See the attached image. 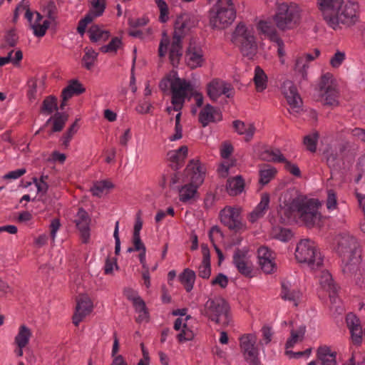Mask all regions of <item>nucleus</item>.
<instances>
[{"instance_id": "7c9ffc66", "label": "nucleus", "mask_w": 365, "mask_h": 365, "mask_svg": "<svg viewBox=\"0 0 365 365\" xmlns=\"http://www.w3.org/2000/svg\"><path fill=\"white\" fill-rule=\"evenodd\" d=\"M336 353L331 352L328 346H320L317 350V358L322 365H336Z\"/></svg>"}, {"instance_id": "bf43d9fd", "label": "nucleus", "mask_w": 365, "mask_h": 365, "mask_svg": "<svg viewBox=\"0 0 365 365\" xmlns=\"http://www.w3.org/2000/svg\"><path fill=\"white\" fill-rule=\"evenodd\" d=\"M159 10H160V16L159 20L165 23L168 19V6L166 2L164 0H155Z\"/></svg>"}, {"instance_id": "6ab92c4d", "label": "nucleus", "mask_w": 365, "mask_h": 365, "mask_svg": "<svg viewBox=\"0 0 365 365\" xmlns=\"http://www.w3.org/2000/svg\"><path fill=\"white\" fill-rule=\"evenodd\" d=\"M222 113L210 104H207L200 112L199 122L202 127H206L210 123L222 120Z\"/></svg>"}, {"instance_id": "79ce46f5", "label": "nucleus", "mask_w": 365, "mask_h": 365, "mask_svg": "<svg viewBox=\"0 0 365 365\" xmlns=\"http://www.w3.org/2000/svg\"><path fill=\"white\" fill-rule=\"evenodd\" d=\"M336 87L334 83L333 75L330 73L324 74L318 84V95L324 93L325 91H329Z\"/></svg>"}, {"instance_id": "e433bc0d", "label": "nucleus", "mask_w": 365, "mask_h": 365, "mask_svg": "<svg viewBox=\"0 0 365 365\" xmlns=\"http://www.w3.org/2000/svg\"><path fill=\"white\" fill-rule=\"evenodd\" d=\"M277 169L270 165H264L259 171V182L262 185L269 183L276 175Z\"/></svg>"}, {"instance_id": "c03bdc74", "label": "nucleus", "mask_w": 365, "mask_h": 365, "mask_svg": "<svg viewBox=\"0 0 365 365\" xmlns=\"http://www.w3.org/2000/svg\"><path fill=\"white\" fill-rule=\"evenodd\" d=\"M58 109L57 98L54 96H48L43 100L40 112L45 115H50Z\"/></svg>"}, {"instance_id": "aec40b11", "label": "nucleus", "mask_w": 365, "mask_h": 365, "mask_svg": "<svg viewBox=\"0 0 365 365\" xmlns=\"http://www.w3.org/2000/svg\"><path fill=\"white\" fill-rule=\"evenodd\" d=\"M247 251L237 249L233 255V263L238 272L245 277H251L252 267L246 261Z\"/></svg>"}, {"instance_id": "a19ab883", "label": "nucleus", "mask_w": 365, "mask_h": 365, "mask_svg": "<svg viewBox=\"0 0 365 365\" xmlns=\"http://www.w3.org/2000/svg\"><path fill=\"white\" fill-rule=\"evenodd\" d=\"M223 81L215 79L207 85V95L210 98L215 101L222 95Z\"/></svg>"}, {"instance_id": "5701e85b", "label": "nucleus", "mask_w": 365, "mask_h": 365, "mask_svg": "<svg viewBox=\"0 0 365 365\" xmlns=\"http://www.w3.org/2000/svg\"><path fill=\"white\" fill-rule=\"evenodd\" d=\"M280 295L282 299L292 302L297 307L302 294L298 289L292 288L288 282H283Z\"/></svg>"}, {"instance_id": "e2e57ef3", "label": "nucleus", "mask_w": 365, "mask_h": 365, "mask_svg": "<svg viewBox=\"0 0 365 365\" xmlns=\"http://www.w3.org/2000/svg\"><path fill=\"white\" fill-rule=\"evenodd\" d=\"M337 200L335 192L333 190L327 191V207L328 210H334L336 208Z\"/></svg>"}, {"instance_id": "dca6fc26", "label": "nucleus", "mask_w": 365, "mask_h": 365, "mask_svg": "<svg viewBox=\"0 0 365 365\" xmlns=\"http://www.w3.org/2000/svg\"><path fill=\"white\" fill-rule=\"evenodd\" d=\"M74 222L81 232L83 242L87 243L90 237L89 224L91 222L88 212L83 208L80 207L76 215Z\"/></svg>"}, {"instance_id": "f8f14e48", "label": "nucleus", "mask_w": 365, "mask_h": 365, "mask_svg": "<svg viewBox=\"0 0 365 365\" xmlns=\"http://www.w3.org/2000/svg\"><path fill=\"white\" fill-rule=\"evenodd\" d=\"M220 217L221 222L230 230L238 232L244 229L240 208L225 207L220 211Z\"/></svg>"}, {"instance_id": "4468645a", "label": "nucleus", "mask_w": 365, "mask_h": 365, "mask_svg": "<svg viewBox=\"0 0 365 365\" xmlns=\"http://www.w3.org/2000/svg\"><path fill=\"white\" fill-rule=\"evenodd\" d=\"M282 91L291 109L298 112L302 101L293 82L289 80L284 81L282 85Z\"/></svg>"}, {"instance_id": "1a4fd4ad", "label": "nucleus", "mask_w": 365, "mask_h": 365, "mask_svg": "<svg viewBox=\"0 0 365 365\" xmlns=\"http://www.w3.org/2000/svg\"><path fill=\"white\" fill-rule=\"evenodd\" d=\"M232 41L240 46L243 56L252 57L257 49L255 37L243 24H239L233 33Z\"/></svg>"}, {"instance_id": "052dcab7", "label": "nucleus", "mask_w": 365, "mask_h": 365, "mask_svg": "<svg viewBox=\"0 0 365 365\" xmlns=\"http://www.w3.org/2000/svg\"><path fill=\"white\" fill-rule=\"evenodd\" d=\"M122 44L121 39L118 37H114L111 39L108 44L102 46L101 50L102 52L108 53L112 51H116Z\"/></svg>"}, {"instance_id": "bb28decb", "label": "nucleus", "mask_w": 365, "mask_h": 365, "mask_svg": "<svg viewBox=\"0 0 365 365\" xmlns=\"http://www.w3.org/2000/svg\"><path fill=\"white\" fill-rule=\"evenodd\" d=\"M269 204V195L267 193L262 195L261 200L255 209L250 214L249 220L255 222L259 218L262 217L265 214V211L268 209Z\"/></svg>"}, {"instance_id": "c85d7f7f", "label": "nucleus", "mask_w": 365, "mask_h": 365, "mask_svg": "<svg viewBox=\"0 0 365 365\" xmlns=\"http://www.w3.org/2000/svg\"><path fill=\"white\" fill-rule=\"evenodd\" d=\"M245 181L241 175H237L227 179L226 189L228 194L231 196H235L244 190Z\"/></svg>"}, {"instance_id": "09e8293b", "label": "nucleus", "mask_w": 365, "mask_h": 365, "mask_svg": "<svg viewBox=\"0 0 365 365\" xmlns=\"http://www.w3.org/2000/svg\"><path fill=\"white\" fill-rule=\"evenodd\" d=\"M319 137V135L318 132H314L304 137L303 143L307 150L310 151L311 153L316 152Z\"/></svg>"}, {"instance_id": "de8ad7c7", "label": "nucleus", "mask_w": 365, "mask_h": 365, "mask_svg": "<svg viewBox=\"0 0 365 365\" xmlns=\"http://www.w3.org/2000/svg\"><path fill=\"white\" fill-rule=\"evenodd\" d=\"M113 187V184L109 180L98 181L91 188V191L94 196L101 197L106 189H110Z\"/></svg>"}, {"instance_id": "473e14b6", "label": "nucleus", "mask_w": 365, "mask_h": 365, "mask_svg": "<svg viewBox=\"0 0 365 365\" xmlns=\"http://www.w3.org/2000/svg\"><path fill=\"white\" fill-rule=\"evenodd\" d=\"M68 115L66 113L56 112L53 116L51 117L46 122L44 127L53 121V127L51 132H60L64 128V125L68 120Z\"/></svg>"}, {"instance_id": "4c0bfd02", "label": "nucleus", "mask_w": 365, "mask_h": 365, "mask_svg": "<svg viewBox=\"0 0 365 365\" xmlns=\"http://www.w3.org/2000/svg\"><path fill=\"white\" fill-rule=\"evenodd\" d=\"M89 38L92 42H97L98 41H106L109 36L110 33L108 31L103 30L98 25H92L88 30Z\"/></svg>"}, {"instance_id": "39448f33", "label": "nucleus", "mask_w": 365, "mask_h": 365, "mask_svg": "<svg viewBox=\"0 0 365 365\" xmlns=\"http://www.w3.org/2000/svg\"><path fill=\"white\" fill-rule=\"evenodd\" d=\"M200 313L217 324L227 326L230 322V306L219 296L209 298L200 309Z\"/></svg>"}, {"instance_id": "3c124183", "label": "nucleus", "mask_w": 365, "mask_h": 365, "mask_svg": "<svg viewBox=\"0 0 365 365\" xmlns=\"http://www.w3.org/2000/svg\"><path fill=\"white\" fill-rule=\"evenodd\" d=\"M19 40V36L14 29L8 31L4 36L5 43L0 46L1 48H5L6 46L14 47Z\"/></svg>"}, {"instance_id": "393cba45", "label": "nucleus", "mask_w": 365, "mask_h": 365, "mask_svg": "<svg viewBox=\"0 0 365 365\" xmlns=\"http://www.w3.org/2000/svg\"><path fill=\"white\" fill-rule=\"evenodd\" d=\"M202 261L198 268V275L203 279H208L211 274L210 250L206 245H202Z\"/></svg>"}, {"instance_id": "412c9836", "label": "nucleus", "mask_w": 365, "mask_h": 365, "mask_svg": "<svg viewBox=\"0 0 365 365\" xmlns=\"http://www.w3.org/2000/svg\"><path fill=\"white\" fill-rule=\"evenodd\" d=\"M185 56L187 65L191 69L201 67L205 61L201 48L195 46H192L191 44L187 50Z\"/></svg>"}, {"instance_id": "2f4dec72", "label": "nucleus", "mask_w": 365, "mask_h": 365, "mask_svg": "<svg viewBox=\"0 0 365 365\" xmlns=\"http://www.w3.org/2000/svg\"><path fill=\"white\" fill-rule=\"evenodd\" d=\"M327 165L331 170H338L341 166L342 159L339 157L336 150L331 147H328L324 151Z\"/></svg>"}, {"instance_id": "69168bd1", "label": "nucleus", "mask_w": 365, "mask_h": 365, "mask_svg": "<svg viewBox=\"0 0 365 365\" xmlns=\"http://www.w3.org/2000/svg\"><path fill=\"white\" fill-rule=\"evenodd\" d=\"M282 163H284V168L289 173L292 174L296 177H299L301 175V172L299 167L296 164L292 163L290 161L287 160L285 158V161H282Z\"/></svg>"}, {"instance_id": "8fccbe9b", "label": "nucleus", "mask_w": 365, "mask_h": 365, "mask_svg": "<svg viewBox=\"0 0 365 365\" xmlns=\"http://www.w3.org/2000/svg\"><path fill=\"white\" fill-rule=\"evenodd\" d=\"M272 235L276 239L283 242H287L292 237V232L289 229L281 227H274Z\"/></svg>"}, {"instance_id": "f03ea898", "label": "nucleus", "mask_w": 365, "mask_h": 365, "mask_svg": "<svg viewBox=\"0 0 365 365\" xmlns=\"http://www.w3.org/2000/svg\"><path fill=\"white\" fill-rule=\"evenodd\" d=\"M319 206L318 200L298 197L294 199L288 207H281L278 212L284 222L295 212L299 221L310 228L319 225L322 218Z\"/></svg>"}, {"instance_id": "6e6552de", "label": "nucleus", "mask_w": 365, "mask_h": 365, "mask_svg": "<svg viewBox=\"0 0 365 365\" xmlns=\"http://www.w3.org/2000/svg\"><path fill=\"white\" fill-rule=\"evenodd\" d=\"M274 20L281 30L292 29L299 22V9L295 4H281L277 7Z\"/></svg>"}, {"instance_id": "c9c22d12", "label": "nucleus", "mask_w": 365, "mask_h": 365, "mask_svg": "<svg viewBox=\"0 0 365 365\" xmlns=\"http://www.w3.org/2000/svg\"><path fill=\"white\" fill-rule=\"evenodd\" d=\"M253 81L257 92H262L267 86V76L262 68L256 66Z\"/></svg>"}, {"instance_id": "338daca9", "label": "nucleus", "mask_w": 365, "mask_h": 365, "mask_svg": "<svg viewBox=\"0 0 365 365\" xmlns=\"http://www.w3.org/2000/svg\"><path fill=\"white\" fill-rule=\"evenodd\" d=\"M345 55L344 53L337 51L330 60V64L334 68L339 67L344 60Z\"/></svg>"}, {"instance_id": "4be33fe9", "label": "nucleus", "mask_w": 365, "mask_h": 365, "mask_svg": "<svg viewBox=\"0 0 365 365\" xmlns=\"http://www.w3.org/2000/svg\"><path fill=\"white\" fill-rule=\"evenodd\" d=\"M187 146L182 145L178 150H170L168 153V158L173 163L170 165L173 170H178L182 167L187 157Z\"/></svg>"}, {"instance_id": "680f3d73", "label": "nucleus", "mask_w": 365, "mask_h": 365, "mask_svg": "<svg viewBox=\"0 0 365 365\" xmlns=\"http://www.w3.org/2000/svg\"><path fill=\"white\" fill-rule=\"evenodd\" d=\"M193 331L190 329L185 324H183L182 330L177 335V339L180 342L191 341L194 338Z\"/></svg>"}, {"instance_id": "9b49d317", "label": "nucleus", "mask_w": 365, "mask_h": 365, "mask_svg": "<svg viewBox=\"0 0 365 365\" xmlns=\"http://www.w3.org/2000/svg\"><path fill=\"white\" fill-rule=\"evenodd\" d=\"M257 337L254 334H244L240 338V346L244 359L249 365H260L259 351L255 346Z\"/></svg>"}, {"instance_id": "37998d69", "label": "nucleus", "mask_w": 365, "mask_h": 365, "mask_svg": "<svg viewBox=\"0 0 365 365\" xmlns=\"http://www.w3.org/2000/svg\"><path fill=\"white\" fill-rule=\"evenodd\" d=\"M319 96L322 98V101L326 106H337L339 105V93L336 87L329 91H325Z\"/></svg>"}, {"instance_id": "f704fd0d", "label": "nucleus", "mask_w": 365, "mask_h": 365, "mask_svg": "<svg viewBox=\"0 0 365 365\" xmlns=\"http://www.w3.org/2000/svg\"><path fill=\"white\" fill-rule=\"evenodd\" d=\"M195 278V272L189 268L185 269L179 276L180 282L184 285L187 292H190L192 289Z\"/></svg>"}, {"instance_id": "423d86ee", "label": "nucleus", "mask_w": 365, "mask_h": 365, "mask_svg": "<svg viewBox=\"0 0 365 365\" xmlns=\"http://www.w3.org/2000/svg\"><path fill=\"white\" fill-rule=\"evenodd\" d=\"M236 11L232 0L214 5L210 11V24L212 28L222 29L235 19Z\"/></svg>"}, {"instance_id": "c756f323", "label": "nucleus", "mask_w": 365, "mask_h": 365, "mask_svg": "<svg viewBox=\"0 0 365 365\" xmlns=\"http://www.w3.org/2000/svg\"><path fill=\"white\" fill-rule=\"evenodd\" d=\"M182 38L173 36L169 58L171 63L174 66L179 63L180 58L182 55Z\"/></svg>"}, {"instance_id": "0e129e2a", "label": "nucleus", "mask_w": 365, "mask_h": 365, "mask_svg": "<svg viewBox=\"0 0 365 365\" xmlns=\"http://www.w3.org/2000/svg\"><path fill=\"white\" fill-rule=\"evenodd\" d=\"M212 286L219 285L221 288H225L228 284V278L222 273H219L215 278L211 281Z\"/></svg>"}, {"instance_id": "cd10ccee", "label": "nucleus", "mask_w": 365, "mask_h": 365, "mask_svg": "<svg viewBox=\"0 0 365 365\" xmlns=\"http://www.w3.org/2000/svg\"><path fill=\"white\" fill-rule=\"evenodd\" d=\"M257 27L261 33L267 36L272 41L277 43L278 46L282 44V40L279 37L274 26L271 22L261 21Z\"/></svg>"}, {"instance_id": "774afa93", "label": "nucleus", "mask_w": 365, "mask_h": 365, "mask_svg": "<svg viewBox=\"0 0 365 365\" xmlns=\"http://www.w3.org/2000/svg\"><path fill=\"white\" fill-rule=\"evenodd\" d=\"M151 108L152 104L148 101L145 100L143 102L138 103L135 110L138 113L145 114L150 113Z\"/></svg>"}, {"instance_id": "864d4df0", "label": "nucleus", "mask_w": 365, "mask_h": 365, "mask_svg": "<svg viewBox=\"0 0 365 365\" xmlns=\"http://www.w3.org/2000/svg\"><path fill=\"white\" fill-rule=\"evenodd\" d=\"M78 120L76 119L75 122L68 128L67 131L63 134L62 137V144L65 147H68L70 140L73 138L75 133H76L78 129Z\"/></svg>"}, {"instance_id": "603ef678", "label": "nucleus", "mask_w": 365, "mask_h": 365, "mask_svg": "<svg viewBox=\"0 0 365 365\" xmlns=\"http://www.w3.org/2000/svg\"><path fill=\"white\" fill-rule=\"evenodd\" d=\"M305 333V327H300L297 331H291V336L286 342V349L293 347L299 339H302Z\"/></svg>"}, {"instance_id": "ddd939ff", "label": "nucleus", "mask_w": 365, "mask_h": 365, "mask_svg": "<svg viewBox=\"0 0 365 365\" xmlns=\"http://www.w3.org/2000/svg\"><path fill=\"white\" fill-rule=\"evenodd\" d=\"M197 17L192 14H180L175 21L173 36L183 38L192 29L197 26Z\"/></svg>"}, {"instance_id": "a211bd4d", "label": "nucleus", "mask_w": 365, "mask_h": 365, "mask_svg": "<svg viewBox=\"0 0 365 365\" xmlns=\"http://www.w3.org/2000/svg\"><path fill=\"white\" fill-rule=\"evenodd\" d=\"M259 264L264 272L269 274L276 268L272 252L267 247H261L257 251Z\"/></svg>"}, {"instance_id": "9d476101", "label": "nucleus", "mask_w": 365, "mask_h": 365, "mask_svg": "<svg viewBox=\"0 0 365 365\" xmlns=\"http://www.w3.org/2000/svg\"><path fill=\"white\" fill-rule=\"evenodd\" d=\"M192 91L193 86L190 81L179 78L175 73L173 74V79L171 83V103L176 111L182 108L187 94H190Z\"/></svg>"}, {"instance_id": "20e7f679", "label": "nucleus", "mask_w": 365, "mask_h": 365, "mask_svg": "<svg viewBox=\"0 0 365 365\" xmlns=\"http://www.w3.org/2000/svg\"><path fill=\"white\" fill-rule=\"evenodd\" d=\"M185 173L190 175V182L179 190V199L182 202H190L198 197L197 187L203 182L205 168L198 160H192L186 167Z\"/></svg>"}, {"instance_id": "13d9d810", "label": "nucleus", "mask_w": 365, "mask_h": 365, "mask_svg": "<svg viewBox=\"0 0 365 365\" xmlns=\"http://www.w3.org/2000/svg\"><path fill=\"white\" fill-rule=\"evenodd\" d=\"M93 20V14L92 12H88L84 18L81 19L78 22V25L77 26V31L78 34H80L81 36L84 34L86 32V29L87 27V25L92 22Z\"/></svg>"}, {"instance_id": "ea45409f", "label": "nucleus", "mask_w": 365, "mask_h": 365, "mask_svg": "<svg viewBox=\"0 0 365 365\" xmlns=\"http://www.w3.org/2000/svg\"><path fill=\"white\" fill-rule=\"evenodd\" d=\"M259 157L262 160L267 162L282 163V161H285L284 156L279 149L264 150L260 153Z\"/></svg>"}, {"instance_id": "4d7b16f0", "label": "nucleus", "mask_w": 365, "mask_h": 365, "mask_svg": "<svg viewBox=\"0 0 365 365\" xmlns=\"http://www.w3.org/2000/svg\"><path fill=\"white\" fill-rule=\"evenodd\" d=\"M91 5L94 11H90L93 14V19L95 17L100 16L104 12L106 9V0H92Z\"/></svg>"}, {"instance_id": "f3484780", "label": "nucleus", "mask_w": 365, "mask_h": 365, "mask_svg": "<svg viewBox=\"0 0 365 365\" xmlns=\"http://www.w3.org/2000/svg\"><path fill=\"white\" fill-rule=\"evenodd\" d=\"M321 289L329 293L330 300L332 303H336L338 287L334 284L331 274L327 270L321 272L319 279Z\"/></svg>"}, {"instance_id": "49530a36", "label": "nucleus", "mask_w": 365, "mask_h": 365, "mask_svg": "<svg viewBox=\"0 0 365 365\" xmlns=\"http://www.w3.org/2000/svg\"><path fill=\"white\" fill-rule=\"evenodd\" d=\"M134 307L135 308V311L139 314L136 321L138 322L148 321V312L145 302L141 298L135 299Z\"/></svg>"}, {"instance_id": "a18cd8bd", "label": "nucleus", "mask_w": 365, "mask_h": 365, "mask_svg": "<svg viewBox=\"0 0 365 365\" xmlns=\"http://www.w3.org/2000/svg\"><path fill=\"white\" fill-rule=\"evenodd\" d=\"M97 56L98 53L93 49L86 47L85 48V54L82 58L83 66L87 70H91L94 66Z\"/></svg>"}, {"instance_id": "5fc2aeb1", "label": "nucleus", "mask_w": 365, "mask_h": 365, "mask_svg": "<svg viewBox=\"0 0 365 365\" xmlns=\"http://www.w3.org/2000/svg\"><path fill=\"white\" fill-rule=\"evenodd\" d=\"M38 83L37 80L31 79L29 81V90L27 96L30 101H34L41 95V92H38Z\"/></svg>"}, {"instance_id": "2eb2a0df", "label": "nucleus", "mask_w": 365, "mask_h": 365, "mask_svg": "<svg viewBox=\"0 0 365 365\" xmlns=\"http://www.w3.org/2000/svg\"><path fill=\"white\" fill-rule=\"evenodd\" d=\"M93 309V303L86 295H80L76 299V312L73 316V323L78 326L79 323L89 314Z\"/></svg>"}, {"instance_id": "f257e3e1", "label": "nucleus", "mask_w": 365, "mask_h": 365, "mask_svg": "<svg viewBox=\"0 0 365 365\" xmlns=\"http://www.w3.org/2000/svg\"><path fill=\"white\" fill-rule=\"evenodd\" d=\"M318 7L324 20L334 30L340 24L351 26L359 20V7L353 2L344 4L343 0H319Z\"/></svg>"}, {"instance_id": "a878e982", "label": "nucleus", "mask_w": 365, "mask_h": 365, "mask_svg": "<svg viewBox=\"0 0 365 365\" xmlns=\"http://www.w3.org/2000/svg\"><path fill=\"white\" fill-rule=\"evenodd\" d=\"M86 91L85 88L83 86L78 80L73 79L69 81L68 85L63 89L61 92V98L64 101H68L74 95H80Z\"/></svg>"}, {"instance_id": "6e6d98bb", "label": "nucleus", "mask_w": 365, "mask_h": 365, "mask_svg": "<svg viewBox=\"0 0 365 365\" xmlns=\"http://www.w3.org/2000/svg\"><path fill=\"white\" fill-rule=\"evenodd\" d=\"M43 11L48 19L54 21L56 19L58 13L56 3L53 1H48L43 7Z\"/></svg>"}, {"instance_id": "7ed1b4c3", "label": "nucleus", "mask_w": 365, "mask_h": 365, "mask_svg": "<svg viewBox=\"0 0 365 365\" xmlns=\"http://www.w3.org/2000/svg\"><path fill=\"white\" fill-rule=\"evenodd\" d=\"M336 252L341 258L342 271L348 276H352L358 270L361 250L357 240L347 233L340 234L336 239Z\"/></svg>"}, {"instance_id": "58836bf2", "label": "nucleus", "mask_w": 365, "mask_h": 365, "mask_svg": "<svg viewBox=\"0 0 365 365\" xmlns=\"http://www.w3.org/2000/svg\"><path fill=\"white\" fill-rule=\"evenodd\" d=\"M31 331L26 325L19 327V333L15 337V343L19 348H24L29 341L31 336Z\"/></svg>"}, {"instance_id": "0eeeda50", "label": "nucleus", "mask_w": 365, "mask_h": 365, "mask_svg": "<svg viewBox=\"0 0 365 365\" xmlns=\"http://www.w3.org/2000/svg\"><path fill=\"white\" fill-rule=\"evenodd\" d=\"M295 257L299 263H307L312 269L319 267L323 262L314 242L309 239L302 240L297 246Z\"/></svg>"}, {"instance_id": "72a5a7b5", "label": "nucleus", "mask_w": 365, "mask_h": 365, "mask_svg": "<svg viewBox=\"0 0 365 365\" xmlns=\"http://www.w3.org/2000/svg\"><path fill=\"white\" fill-rule=\"evenodd\" d=\"M316 58V56L311 53H307L305 58L300 57L296 60L294 70L296 72L301 75L302 79L306 80L307 77V62L313 61Z\"/></svg>"}, {"instance_id": "b1692460", "label": "nucleus", "mask_w": 365, "mask_h": 365, "mask_svg": "<svg viewBox=\"0 0 365 365\" xmlns=\"http://www.w3.org/2000/svg\"><path fill=\"white\" fill-rule=\"evenodd\" d=\"M232 126L237 133V134L242 135H245V140L250 142L254 137L256 131V128L254 123L246 124L244 121L240 120H235L232 122Z\"/></svg>"}]
</instances>
